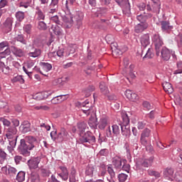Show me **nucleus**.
I'll list each match as a JSON object with an SVG mask.
<instances>
[{
  "label": "nucleus",
  "mask_w": 182,
  "mask_h": 182,
  "mask_svg": "<svg viewBox=\"0 0 182 182\" xmlns=\"http://www.w3.org/2000/svg\"><path fill=\"white\" fill-rule=\"evenodd\" d=\"M50 173H51L50 171L48 169H45V168L41 169V174L43 177H49V176H50Z\"/></svg>",
  "instance_id": "64"
},
{
  "label": "nucleus",
  "mask_w": 182,
  "mask_h": 182,
  "mask_svg": "<svg viewBox=\"0 0 182 182\" xmlns=\"http://www.w3.org/2000/svg\"><path fill=\"white\" fill-rule=\"evenodd\" d=\"M107 124H109V118L102 117L100 119V122H98V127L99 129H100V130H105Z\"/></svg>",
  "instance_id": "22"
},
{
  "label": "nucleus",
  "mask_w": 182,
  "mask_h": 182,
  "mask_svg": "<svg viewBox=\"0 0 182 182\" xmlns=\"http://www.w3.org/2000/svg\"><path fill=\"white\" fill-rule=\"evenodd\" d=\"M128 176L126 173H119L118 175V180L120 182H124L127 180Z\"/></svg>",
  "instance_id": "61"
},
{
  "label": "nucleus",
  "mask_w": 182,
  "mask_h": 182,
  "mask_svg": "<svg viewBox=\"0 0 182 182\" xmlns=\"http://www.w3.org/2000/svg\"><path fill=\"white\" fill-rule=\"evenodd\" d=\"M65 54V50L63 48H61L58 50L57 52H52L48 54V56L50 58H53L55 56H58V58H63V55Z\"/></svg>",
  "instance_id": "33"
},
{
  "label": "nucleus",
  "mask_w": 182,
  "mask_h": 182,
  "mask_svg": "<svg viewBox=\"0 0 182 182\" xmlns=\"http://www.w3.org/2000/svg\"><path fill=\"white\" fill-rule=\"evenodd\" d=\"M63 100H66V95H61L56 97H54L51 100V103L53 105H58V103H61Z\"/></svg>",
  "instance_id": "25"
},
{
  "label": "nucleus",
  "mask_w": 182,
  "mask_h": 182,
  "mask_svg": "<svg viewBox=\"0 0 182 182\" xmlns=\"http://www.w3.org/2000/svg\"><path fill=\"white\" fill-rule=\"evenodd\" d=\"M12 23H14V19L11 18H8L5 21L4 28L6 29L7 32H11V31H12Z\"/></svg>",
  "instance_id": "30"
},
{
  "label": "nucleus",
  "mask_w": 182,
  "mask_h": 182,
  "mask_svg": "<svg viewBox=\"0 0 182 182\" xmlns=\"http://www.w3.org/2000/svg\"><path fill=\"white\" fill-rule=\"evenodd\" d=\"M93 171H95V168L93 166H87L85 171V174L87 176H92Z\"/></svg>",
  "instance_id": "58"
},
{
  "label": "nucleus",
  "mask_w": 182,
  "mask_h": 182,
  "mask_svg": "<svg viewBox=\"0 0 182 182\" xmlns=\"http://www.w3.org/2000/svg\"><path fill=\"white\" fill-rule=\"evenodd\" d=\"M88 124L91 129L97 128V118H96V114L95 115H91L88 120Z\"/></svg>",
  "instance_id": "23"
},
{
  "label": "nucleus",
  "mask_w": 182,
  "mask_h": 182,
  "mask_svg": "<svg viewBox=\"0 0 182 182\" xmlns=\"http://www.w3.org/2000/svg\"><path fill=\"white\" fill-rule=\"evenodd\" d=\"M80 141L81 143H89V144H93L96 142V137L92 132H87L80 136Z\"/></svg>",
  "instance_id": "5"
},
{
  "label": "nucleus",
  "mask_w": 182,
  "mask_h": 182,
  "mask_svg": "<svg viewBox=\"0 0 182 182\" xmlns=\"http://www.w3.org/2000/svg\"><path fill=\"white\" fill-rule=\"evenodd\" d=\"M16 141L15 140H9V145L7 146V150L9 151V153H12L16 147Z\"/></svg>",
  "instance_id": "37"
},
{
  "label": "nucleus",
  "mask_w": 182,
  "mask_h": 182,
  "mask_svg": "<svg viewBox=\"0 0 182 182\" xmlns=\"http://www.w3.org/2000/svg\"><path fill=\"white\" fill-rule=\"evenodd\" d=\"M112 129L110 128V127H109L107 129H106V136L108 137L109 139H112L113 138V136H119L120 134V125H117V124H114L112 126Z\"/></svg>",
  "instance_id": "6"
},
{
  "label": "nucleus",
  "mask_w": 182,
  "mask_h": 182,
  "mask_svg": "<svg viewBox=\"0 0 182 182\" xmlns=\"http://www.w3.org/2000/svg\"><path fill=\"white\" fill-rule=\"evenodd\" d=\"M41 49L32 48L31 49V52L28 53V56L30 58H38V56H41Z\"/></svg>",
  "instance_id": "29"
},
{
  "label": "nucleus",
  "mask_w": 182,
  "mask_h": 182,
  "mask_svg": "<svg viewBox=\"0 0 182 182\" xmlns=\"http://www.w3.org/2000/svg\"><path fill=\"white\" fill-rule=\"evenodd\" d=\"M140 42L143 48L149 46V45H150V35H149V33L142 35L140 38Z\"/></svg>",
  "instance_id": "15"
},
{
  "label": "nucleus",
  "mask_w": 182,
  "mask_h": 182,
  "mask_svg": "<svg viewBox=\"0 0 182 182\" xmlns=\"http://www.w3.org/2000/svg\"><path fill=\"white\" fill-rule=\"evenodd\" d=\"M163 88L166 93H173L174 92V89L171 85V83L168 82H164L162 84Z\"/></svg>",
  "instance_id": "26"
},
{
  "label": "nucleus",
  "mask_w": 182,
  "mask_h": 182,
  "mask_svg": "<svg viewBox=\"0 0 182 182\" xmlns=\"http://www.w3.org/2000/svg\"><path fill=\"white\" fill-rule=\"evenodd\" d=\"M75 19L77 22V25L78 26H80L82 25V21H83V13H77V15L75 16Z\"/></svg>",
  "instance_id": "42"
},
{
  "label": "nucleus",
  "mask_w": 182,
  "mask_h": 182,
  "mask_svg": "<svg viewBox=\"0 0 182 182\" xmlns=\"http://www.w3.org/2000/svg\"><path fill=\"white\" fill-rule=\"evenodd\" d=\"M112 166H114V168H117V170H120L123 166V161L122 160V158L119 156H114L112 159Z\"/></svg>",
  "instance_id": "14"
},
{
  "label": "nucleus",
  "mask_w": 182,
  "mask_h": 182,
  "mask_svg": "<svg viewBox=\"0 0 182 182\" xmlns=\"http://www.w3.org/2000/svg\"><path fill=\"white\" fill-rule=\"evenodd\" d=\"M29 6H31V1H29V0H22L18 4V8H25L26 9L29 8Z\"/></svg>",
  "instance_id": "45"
},
{
  "label": "nucleus",
  "mask_w": 182,
  "mask_h": 182,
  "mask_svg": "<svg viewBox=\"0 0 182 182\" xmlns=\"http://www.w3.org/2000/svg\"><path fill=\"white\" fill-rule=\"evenodd\" d=\"M9 46V43L8 41H3L0 43V52H2L4 49L9 48L8 47Z\"/></svg>",
  "instance_id": "59"
},
{
  "label": "nucleus",
  "mask_w": 182,
  "mask_h": 182,
  "mask_svg": "<svg viewBox=\"0 0 182 182\" xmlns=\"http://www.w3.org/2000/svg\"><path fill=\"white\" fill-rule=\"evenodd\" d=\"M176 58V53L172 50L163 47L161 50V58L163 60H170V58Z\"/></svg>",
  "instance_id": "7"
},
{
  "label": "nucleus",
  "mask_w": 182,
  "mask_h": 182,
  "mask_svg": "<svg viewBox=\"0 0 182 182\" xmlns=\"http://www.w3.org/2000/svg\"><path fill=\"white\" fill-rule=\"evenodd\" d=\"M39 163H41V158H32L28 161V166L30 170H35L39 167Z\"/></svg>",
  "instance_id": "11"
},
{
  "label": "nucleus",
  "mask_w": 182,
  "mask_h": 182,
  "mask_svg": "<svg viewBox=\"0 0 182 182\" xmlns=\"http://www.w3.org/2000/svg\"><path fill=\"white\" fill-rule=\"evenodd\" d=\"M15 17L18 22H22L25 19V12L18 11L16 12Z\"/></svg>",
  "instance_id": "36"
},
{
  "label": "nucleus",
  "mask_w": 182,
  "mask_h": 182,
  "mask_svg": "<svg viewBox=\"0 0 182 182\" xmlns=\"http://www.w3.org/2000/svg\"><path fill=\"white\" fill-rule=\"evenodd\" d=\"M153 56H154V54H153V50L151 48H149L143 59H151Z\"/></svg>",
  "instance_id": "50"
},
{
  "label": "nucleus",
  "mask_w": 182,
  "mask_h": 182,
  "mask_svg": "<svg viewBox=\"0 0 182 182\" xmlns=\"http://www.w3.org/2000/svg\"><path fill=\"white\" fill-rule=\"evenodd\" d=\"M174 174V169L172 168H166L164 171V176L166 178H171V176Z\"/></svg>",
  "instance_id": "34"
},
{
  "label": "nucleus",
  "mask_w": 182,
  "mask_h": 182,
  "mask_svg": "<svg viewBox=\"0 0 182 182\" xmlns=\"http://www.w3.org/2000/svg\"><path fill=\"white\" fill-rule=\"evenodd\" d=\"M120 128L122 130V136H125V137L130 136V129H129L127 128L123 129V126H122V125H120Z\"/></svg>",
  "instance_id": "52"
},
{
  "label": "nucleus",
  "mask_w": 182,
  "mask_h": 182,
  "mask_svg": "<svg viewBox=\"0 0 182 182\" xmlns=\"http://www.w3.org/2000/svg\"><path fill=\"white\" fill-rule=\"evenodd\" d=\"M69 137V134L65 128H61L60 132L58 134V139L60 141H63Z\"/></svg>",
  "instance_id": "20"
},
{
  "label": "nucleus",
  "mask_w": 182,
  "mask_h": 182,
  "mask_svg": "<svg viewBox=\"0 0 182 182\" xmlns=\"http://www.w3.org/2000/svg\"><path fill=\"white\" fill-rule=\"evenodd\" d=\"M107 173L109 174L111 178H114L116 177V172L114 171V169H113V165H108Z\"/></svg>",
  "instance_id": "44"
},
{
  "label": "nucleus",
  "mask_w": 182,
  "mask_h": 182,
  "mask_svg": "<svg viewBox=\"0 0 182 182\" xmlns=\"http://www.w3.org/2000/svg\"><path fill=\"white\" fill-rule=\"evenodd\" d=\"M87 128V124L84 122L77 124V129L80 136L85 134V132H86Z\"/></svg>",
  "instance_id": "28"
},
{
  "label": "nucleus",
  "mask_w": 182,
  "mask_h": 182,
  "mask_svg": "<svg viewBox=\"0 0 182 182\" xmlns=\"http://www.w3.org/2000/svg\"><path fill=\"white\" fill-rule=\"evenodd\" d=\"M125 96L129 99V100H131V102H136V100L139 99L137 94L132 92L130 90H127L125 91Z\"/></svg>",
  "instance_id": "17"
},
{
  "label": "nucleus",
  "mask_w": 182,
  "mask_h": 182,
  "mask_svg": "<svg viewBox=\"0 0 182 182\" xmlns=\"http://www.w3.org/2000/svg\"><path fill=\"white\" fill-rule=\"evenodd\" d=\"M50 21L52 22H55L56 25H60V26H62V25H63V23L59 21V16H58L57 15L50 17Z\"/></svg>",
  "instance_id": "49"
},
{
  "label": "nucleus",
  "mask_w": 182,
  "mask_h": 182,
  "mask_svg": "<svg viewBox=\"0 0 182 182\" xmlns=\"http://www.w3.org/2000/svg\"><path fill=\"white\" fill-rule=\"evenodd\" d=\"M143 107L144 109H146V110H151V109H153V105H151L150 104V102H147V101H144L142 103Z\"/></svg>",
  "instance_id": "62"
},
{
  "label": "nucleus",
  "mask_w": 182,
  "mask_h": 182,
  "mask_svg": "<svg viewBox=\"0 0 182 182\" xmlns=\"http://www.w3.org/2000/svg\"><path fill=\"white\" fill-rule=\"evenodd\" d=\"M160 1L156 0L154 3L152 4V11L159 14L160 12V6H161Z\"/></svg>",
  "instance_id": "39"
},
{
  "label": "nucleus",
  "mask_w": 182,
  "mask_h": 182,
  "mask_svg": "<svg viewBox=\"0 0 182 182\" xmlns=\"http://www.w3.org/2000/svg\"><path fill=\"white\" fill-rule=\"evenodd\" d=\"M133 69H134V65H130L127 68V72H129V77H131V79H134L136 77V75L133 73Z\"/></svg>",
  "instance_id": "51"
},
{
  "label": "nucleus",
  "mask_w": 182,
  "mask_h": 182,
  "mask_svg": "<svg viewBox=\"0 0 182 182\" xmlns=\"http://www.w3.org/2000/svg\"><path fill=\"white\" fill-rule=\"evenodd\" d=\"M20 131L21 132V133H28V132H31V124L28 122V121H23L20 127Z\"/></svg>",
  "instance_id": "16"
},
{
  "label": "nucleus",
  "mask_w": 182,
  "mask_h": 182,
  "mask_svg": "<svg viewBox=\"0 0 182 182\" xmlns=\"http://www.w3.org/2000/svg\"><path fill=\"white\" fill-rule=\"evenodd\" d=\"M59 8V0H51L48 6V14H56Z\"/></svg>",
  "instance_id": "12"
},
{
  "label": "nucleus",
  "mask_w": 182,
  "mask_h": 182,
  "mask_svg": "<svg viewBox=\"0 0 182 182\" xmlns=\"http://www.w3.org/2000/svg\"><path fill=\"white\" fill-rule=\"evenodd\" d=\"M151 16H153V14H144L138 15L136 16V19L137 21H139V22H140V23H147L146 21H147L149 18H151Z\"/></svg>",
  "instance_id": "18"
},
{
  "label": "nucleus",
  "mask_w": 182,
  "mask_h": 182,
  "mask_svg": "<svg viewBox=\"0 0 182 182\" xmlns=\"http://www.w3.org/2000/svg\"><path fill=\"white\" fill-rule=\"evenodd\" d=\"M49 93L48 92H38L33 95V99L36 100H43V99H48Z\"/></svg>",
  "instance_id": "19"
},
{
  "label": "nucleus",
  "mask_w": 182,
  "mask_h": 182,
  "mask_svg": "<svg viewBox=\"0 0 182 182\" xmlns=\"http://www.w3.org/2000/svg\"><path fill=\"white\" fill-rule=\"evenodd\" d=\"M16 40L18 42H21V43H23V45H26V40H25V38H23V35L22 34L18 35L16 37Z\"/></svg>",
  "instance_id": "55"
},
{
  "label": "nucleus",
  "mask_w": 182,
  "mask_h": 182,
  "mask_svg": "<svg viewBox=\"0 0 182 182\" xmlns=\"http://www.w3.org/2000/svg\"><path fill=\"white\" fill-rule=\"evenodd\" d=\"M147 121H141V122H139L138 124H137V128L139 130H143V129H144V127H146V122Z\"/></svg>",
  "instance_id": "63"
},
{
  "label": "nucleus",
  "mask_w": 182,
  "mask_h": 182,
  "mask_svg": "<svg viewBox=\"0 0 182 182\" xmlns=\"http://www.w3.org/2000/svg\"><path fill=\"white\" fill-rule=\"evenodd\" d=\"M38 28L40 29V31H46V29H48V26H46L43 21H39Z\"/></svg>",
  "instance_id": "56"
},
{
  "label": "nucleus",
  "mask_w": 182,
  "mask_h": 182,
  "mask_svg": "<svg viewBox=\"0 0 182 182\" xmlns=\"http://www.w3.org/2000/svg\"><path fill=\"white\" fill-rule=\"evenodd\" d=\"M160 25L162 32H166V33H170L173 28L168 21H161Z\"/></svg>",
  "instance_id": "10"
},
{
  "label": "nucleus",
  "mask_w": 182,
  "mask_h": 182,
  "mask_svg": "<svg viewBox=\"0 0 182 182\" xmlns=\"http://www.w3.org/2000/svg\"><path fill=\"white\" fill-rule=\"evenodd\" d=\"M39 146L38 139L33 136H26L24 139H21L20 144L18 146V151L22 156L28 157L31 156V150L36 149Z\"/></svg>",
  "instance_id": "1"
},
{
  "label": "nucleus",
  "mask_w": 182,
  "mask_h": 182,
  "mask_svg": "<svg viewBox=\"0 0 182 182\" xmlns=\"http://www.w3.org/2000/svg\"><path fill=\"white\" fill-rule=\"evenodd\" d=\"M30 178L31 182H41V176L38 173L32 172Z\"/></svg>",
  "instance_id": "41"
},
{
  "label": "nucleus",
  "mask_w": 182,
  "mask_h": 182,
  "mask_svg": "<svg viewBox=\"0 0 182 182\" xmlns=\"http://www.w3.org/2000/svg\"><path fill=\"white\" fill-rule=\"evenodd\" d=\"M100 89L103 95H109V89L106 87V83L101 82L100 83Z\"/></svg>",
  "instance_id": "43"
},
{
  "label": "nucleus",
  "mask_w": 182,
  "mask_h": 182,
  "mask_svg": "<svg viewBox=\"0 0 182 182\" xmlns=\"http://www.w3.org/2000/svg\"><path fill=\"white\" fill-rule=\"evenodd\" d=\"M111 49L112 50L113 56H120V55H123V51H122L120 49L116 48V46H114V45L111 46Z\"/></svg>",
  "instance_id": "40"
},
{
  "label": "nucleus",
  "mask_w": 182,
  "mask_h": 182,
  "mask_svg": "<svg viewBox=\"0 0 182 182\" xmlns=\"http://www.w3.org/2000/svg\"><path fill=\"white\" fill-rule=\"evenodd\" d=\"M51 30L55 35H60V33H62V28H60L58 25L52 26Z\"/></svg>",
  "instance_id": "47"
},
{
  "label": "nucleus",
  "mask_w": 182,
  "mask_h": 182,
  "mask_svg": "<svg viewBox=\"0 0 182 182\" xmlns=\"http://www.w3.org/2000/svg\"><path fill=\"white\" fill-rule=\"evenodd\" d=\"M23 29L26 33L31 35V32L32 31V25L26 24L23 26Z\"/></svg>",
  "instance_id": "53"
},
{
  "label": "nucleus",
  "mask_w": 182,
  "mask_h": 182,
  "mask_svg": "<svg viewBox=\"0 0 182 182\" xmlns=\"http://www.w3.org/2000/svg\"><path fill=\"white\" fill-rule=\"evenodd\" d=\"M36 14L37 15V19L38 21H44L45 20V13L41 9L39 6L36 8Z\"/></svg>",
  "instance_id": "31"
},
{
  "label": "nucleus",
  "mask_w": 182,
  "mask_h": 182,
  "mask_svg": "<svg viewBox=\"0 0 182 182\" xmlns=\"http://www.w3.org/2000/svg\"><path fill=\"white\" fill-rule=\"evenodd\" d=\"M151 40L153 43L155 45V49L156 50V55L160 54V47L163 46L164 45V43L163 42V38H161V36H160V34L159 33H154L153 34L151 37Z\"/></svg>",
  "instance_id": "4"
},
{
  "label": "nucleus",
  "mask_w": 182,
  "mask_h": 182,
  "mask_svg": "<svg viewBox=\"0 0 182 182\" xmlns=\"http://www.w3.org/2000/svg\"><path fill=\"white\" fill-rule=\"evenodd\" d=\"M16 174H18V170L12 166H9L7 176L9 177H16Z\"/></svg>",
  "instance_id": "35"
},
{
  "label": "nucleus",
  "mask_w": 182,
  "mask_h": 182,
  "mask_svg": "<svg viewBox=\"0 0 182 182\" xmlns=\"http://www.w3.org/2000/svg\"><path fill=\"white\" fill-rule=\"evenodd\" d=\"M8 5L7 0H1L0 1V18L2 16V8H5Z\"/></svg>",
  "instance_id": "54"
},
{
  "label": "nucleus",
  "mask_w": 182,
  "mask_h": 182,
  "mask_svg": "<svg viewBox=\"0 0 182 182\" xmlns=\"http://www.w3.org/2000/svg\"><path fill=\"white\" fill-rule=\"evenodd\" d=\"M122 125L126 127L130 123V119H129V115L126 112L122 113Z\"/></svg>",
  "instance_id": "38"
},
{
  "label": "nucleus",
  "mask_w": 182,
  "mask_h": 182,
  "mask_svg": "<svg viewBox=\"0 0 182 182\" xmlns=\"http://www.w3.org/2000/svg\"><path fill=\"white\" fill-rule=\"evenodd\" d=\"M13 83H16V82H19V83H25V80H23V77L22 75H17L11 80Z\"/></svg>",
  "instance_id": "48"
},
{
  "label": "nucleus",
  "mask_w": 182,
  "mask_h": 182,
  "mask_svg": "<svg viewBox=\"0 0 182 182\" xmlns=\"http://www.w3.org/2000/svg\"><path fill=\"white\" fill-rule=\"evenodd\" d=\"M18 133V129L15 127H10L6 131V137L8 140H18V136L16 135Z\"/></svg>",
  "instance_id": "8"
},
{
  "label": "nucleus",
  "mask_w": 182,
  "mask_h": 182,
  "mask_svg": "<svg viewBox=\"0 0 182 182\" xmlns=\"http://www.w3.org/2000/svg\"><path fill=\"white\" fill-rule=\"evenodd\" d=\"M150 133H151V131L148 128H146L142 131L141 136L144 137H150Z\"/></svg>",
  "instance_id": "57"
},
{
  "label": "nucleus",
  "mask_w": 182,
  "mask_h": 182,
  "mask_svg": "<svg viewBox=\"0 0 182 182\" xmlns=\"http://www.w3.org/2000/svg\"><path fill=\"white\" fill-rule=\"evenodd\" d=\"M11 49H13V53L15 55V56H17L18 58L25 56V52H23L22 49L18 48L15 46H11Z\"/></svg>",
  "instance_id": "27"
},
{
  "label": "nucleus",
  "mask_w": 182,
  "mask_h": 182,
  "mask_svg": "<svg viewBox=\"0 0 182 182\" xmlns=\"http://www.w3.org/2000/svg\"><path fill=\"white\" fill-rule=\"evenodd\" d=\"M80 107L82 113L86 114V116H95L96 114L95 107L89 101L86 100L85 102H82Z\"/></svg>",
  "instance_id": "2"
},
{
  "label": "nucleus",
  "mask_w": 182,
  "mask_h": 182,
  "mask_svg": "<svg viewBox=\"0 0 182 182\" xmlns=\"http://www.w3.org/2000/svg\"><path fill=\"white\" fill-rule=\"evenodd\" d=\"M149 28V23H138L134 28L136 33H141Z\"/></svg>",
  "instance_id": "21"
},
{
  "label": "nucleus",
  "mask_w": 182,
  "mask_h": 182,
  "mask_svg": "<svg viewBox=\"0 0 182 182\" xmlns=\"http://www.w3.org/2000/svg\"><path fill=\"white\" fill-rule=\"evenodd\" d=\"M16 176V180L18 182L25 181V172L23 171H19L17 173Z\"/></svg>",
  "instance_id": "46"
},
{
  "label": "nucleus",
  "mask_w": 182,
  "mask_h": 182,
  "mask_svg": "<svg viewBox=\"0 0 182 182\" xmlns=\"http://www.w3.org/2000/svg\"><path fill=\"white\" fill-rule=\"evenodd\" d=\"M40 65L41 66V68L35 67L34 70H37V72H40V73L43 76H48V74L46 73H48L49 70H52V64L48 63H41ZM43 72H46V73H44Z\"/></svg>",
  "instance_id": "9"
},
{
  "label": "nucleus",
  "mask_w": 182,
  "mask_h": 182,
  "mask_svg": "<svg viewBox=\"0 0 182 182\" xmlns=\"http://www.w3.org/2000/svg\"><path fill=\"white\" fill-rule=\"evenodd\" d=\"M60 170H61V173H58V176L64 180V181H67L68 178H69V171H68V168L65 166H60Z\"/></svg>",
  "instance_id": "13"
},
{
  "label": "nucleus",
  "mask_w": 182,
  "mask_h": 182,
  "mask_svg": "<svg viewBox=\"0 0 182 182\" xmlns=\"http://www.w3.org/2000/svg\"><path fill=\"white\" fill-rule=\"evenodd\" d=\"M5 159H6V153H5V151L1 149L0 150V164H2V163L5 161Z\"/></svg>",
  "instance_id": "60"
},
{
  "label": "nucleus",
  "mask_w": 182,
  "mask_h": 182,
  "mask_svg": "<svg viewBox=\"0 0 182 182\" xmlns=\"http://www.w3.org/2000/svg\"><path fill=\"white\" fill-rule=\"evenodd\" d=\"M9 70H11V68H9V66L5 65V63H4V61H1L0 73H4V75H8V73H9Z\"/></svg>",
  "instance_id": "32"
},
{
  "label": "nucleus",
  "mask_w": 182,
  "mask_h": 182,
  "mask_svg": "<svg viewBox=\"0 0 182 182\" xmlns=\"http://www.w3.org/2000/svg\"><path fill=\"white\" fill-rule=\"evenodd\" d=\"M65 16H63V21L65 23H67L66 28H70L73 25V16L70 14V10L68 6V1H66L65 4Z\"/></svg>",
  "instance_id": "3"
},
{
  "label": "nucleus",
  "mask_w": 182,
  "mask_h": 182,
  "mask_svg": "<svg viewBox=\"0 0 182 182\" xmlns=\"http://www.w3.org/2000/svg\"><path fill=\"white\" fill-rule=\"evenodd\" d=\"M154 161V156H151L149 159H142L140 161V164L141 166H142V167H150V166L153 164Z\"/></svg>",
  "instance_id": "24"
}]
</instances>
